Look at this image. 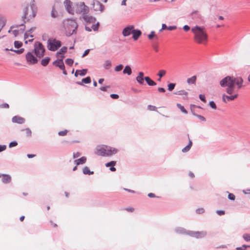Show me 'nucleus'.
Returning a JSON list of instances; mask_svg holds the SVG:
<instances>
[{
    "instance_id": "nucleus-29",
    "label": "nucleus",
    "mask_w": 250,
    "mask_h": 250,
    "mask_svg": "<svg viewBox=\"0 0 250 250\" xmlns=\"http://www.w3.org/2000/svg\"><path fill=\"white\" fill-rule=\"evenodd\" d=\"M97 5L98 6H99V10L101 11H103V9H104V5L100 2H99V1L98 0H95L93 2V5Z\"/></svg>"
},
{
    "instance_id": "nucleus-15",
    "label": "nucleus",
    "mask_w": 250,
    "mask_h": 250,
    "mask_svg": "<svg viewBox=\"0 0 250 250\" xmlns=\"http://www.w3.org/2000/svg\"><path fill=\"white\" fill-rule=\"evenodd\" d=\"M12 122L14 123L22 124L25 122V119L19 116H15L12 118Z\"/></svg>"
},
{
    "instance_id": "nucleus-31",
    "label": "nucleus",
    "mask_w": 250,
    "mask_h": 250,
    "mask_svg": "<svg viewBox=\"0 0 250 250\" xmlns=\"http://www.w3.org/2000/svg\"><path fill=\"white\" fill-rule=\"evenodd\" d=\"M99 25H100L99 22H97L96 24H93L92 25L91 28H92V29L94 31H97L99 29Z\"/></svg>"
},
{
    "instance_id": "nucleus-34",
    "label": "nucleus",
    "mask_w": 250,
    "mask_h": 250,
    "mask_svg": "<svg viewBox=\"0 0 250 250\" xmlns=\"http://www.w3.org/2000/svg\"><path fill=\"white\" fill-rule=\"evenodd\" d=\"M116 161H110L109 162L106 163L105 165L106 167H111L112 166H115L116 165Z\"/></svg>"
},
{
    "instance_id": "nucleus-62",
    "label": "nucleus",
    "mask_w": 250,
    "mask_h": 250,
    "mask_svg": "<svg viewBox=\"0 0 250 250\" xmlns=\"http://www.w3.org/2000/svg\"><path fill=\"white\" fill-rule=\"evenodd\" d=\"M6 148V145H0V152L5 150Z\"/></svg>"
},
{
    "instance_id": "nucleus-16",
    "label": "nucleus",
    "mask_w": 250,
    "mask_h": 250,
    "mask_svg": "<svg viewBox=\"0 0 250 250\" xmlns=\"http://www.w3.org/2000/svg\"><path fill=\"white\" fill-rule=\"evenodd\" d=\"M132 38L134 41L137 40L142 35V32L139 29H135L134 28L133 29L132 32Z\"/></svg>"
},
{
    "instance_id": "nucleus-1",
    "label": "nucleus",
    "mask_w": 250,
    "mask_h": 250,
    "mask_svg": "<svg viewBox=\"0 0 250 250\" xmlns=\"http://www.w3.org/2000/svg\"><path fill=\"white\" fill-rule=\"evenodd\" d=\"M243 80L241 77H233L227 76L221 80L220 82V85L225 87L227 86L226 92L231 95L234 91V86L236 85L237 88L240 89L243 86Z\"/></svg>"
},
{
    "instance_id": "nucleus-38",
    "label": "nucleus",
    "mask_w": 250,
    "mask_h": 250,
    "mask_svg": "<svg viewBox=\"0 0 250 250\" xmlns=\"http://www.w3.org/2000/svg\"><path fill=\"white\" fill-rule=\"evenodd\" d=\"M243 238L246 242H250V234L244 233L243 235Z\"/></svg>"
},
{
    "instance_id": "nucleus-43",
    "label": "nucleus",
    "mask_w": 250,
    "mask_h": 250,
    "mask_svg": "<svg viewBox=\"0 0 250 250\" xmlns=\"http://www.w3.org/2000/svg\"><path fill=\"white\" fill-rule=\"evenodd\" d=\"M87 71V69H83L82 70H80L79 75L81 76H84L86 75Z\"/></svg>"
},
{
    "instance_id": "nucleus-50",
    "label": "nucleus",
    "mask_w": 250,
    "mask_h": 250,
    "mask_svg": "<svg viewBox=\"0 0 250 250\" xmlns=\"http://www.w3.org/2000/svg\"><path fill=\"white\" fill-rule=\"evenodd\" d=\"M209 105L213 109H215L217 108L215 103L213 101L209 102Z\"/></svg>"
},
{
    "instance_id": "nucleus-6",
    "label": "nucleus",
    "mask_w": 250,
    "mask_h": 250,
    "mask_svg": "<svg viewBox=\"0 0 250 250\" xmlns=\"http://www.w3.org/2000/svg\"><path fill=\"white\" fill-rule=\"evenodd\" d=\"M74 9V13L77 14H82L83 15L85 14H88L89 12V8L86 6L84 2H81L80 3H75L73 5Z\"/></svg>"
},
{
    "instance_id": "nucleus-55",
    "label": "nucleus",
    "mask_w": 250,
    "mask_h": 250,
    "mask_svg": "<svg viewBox=\"0 0 250 250\" xmlns=\"http://www.w3.org/2000/svg\"><path fill=\"white\" fill-rule=\"evenodd\" d=\"M61 62H62V59H57L53 62V64L56 66V65L59 64Z\"/></svg>"
},
{
    "instance_id": "nucleus-54",
    "label": "nucleus",
    "mask_w": 250,
    "mask_h": 250,
    "mask_svg": "<svg viewBox=\"0 0 250 250\" xmlns=\"http://www.w3.org/2000/svg\"><path fill=\"white\" fill-rule=\"evenodd\" d=\"M67 132L68 131L66 129L62 131H61L58 132V135L60 136H64L67 134Z\"/></svg>"
},
{
    "instance_id": "nucleus-13",
    "label": "nucleus",
    "mask_w": 250,
    "mask_h": 250,
    "mask_svg": "<svg viewBox=\"0 0 250 250\" xmlns=\"http://www.w3.org/2000/svg\"><path fill=\"white\" fill-rule=\"evenodd\" d=\"M134 25H129L124 28L122 31L123 35L124 37H127L132 34L133 29H134Z\"/></svg>"
},
{
    "instance_id": "nucleus-17",
    "label": "nucleus",
    "mask_w": 250,
    "mask_h": 250,
    "mask_svg": "<svg viewBox=\"0 0 250 250\" xmlns=\"http://www.w3.org/2000/svg\"><path fill=\"white\" fill-rule=\"evenodd\" d=\"M238 95L237 94H235L233 95L230 96H228L226 95L225 94H224L222 97V100L224 102L227 103L226 100H227V101H233L235 98H236L238 97Z\"/></svg>"
},
{
    "instance_id": "nucleus-26",
    "label": "nucleus",
    "mask_w": 250,
    "mask_h": 250,
    "mask_svg": "<svg viewBox=\"0 0 250 250\" xmlns=\"http://www.w3.org/2000/svg\"><path fill=\"white\" fill-rule=\"evenodd\" d=\"M50 60V58L49 57H46L43 59L41 61V64L43 66H46L48 65Z\"/></svg>"
},
{
    "instance_id": "nucleus-35",
    "label": "nucleus",
    "mask_w": 250,
    "mask_h": 250,
    "mask_svg": "<svg viewBox=\"0 0 250 250\" xmlns=\"http://www.w3.org/2000/svg\"><path fill=\"white\" fill-rule=\"evenodd\" d=\"M83 83L85 84H88L91 83V78L89 76H88L85 78L82 79Z\"/></svg>"
},
{
    "instance_id": "nucleus-14",
    "label": "nucleus",
    "mask_w": 250,
    "mask_h": 250,
    "mask_svg": "<svg viewBox=\"0 0 250 250\" xmlns=\"http://www.w3.org/2000/svg\"><path fill=\"white\" fill-rule=\"evenodd\" d=\"M1 177V181L4 184H8L11 181V177L9 174L0 173V178Z\"/></svg>"
},
{
    "instance_id": "nucleus-4",
    "label": "nucleus",
    "mask_w": 250,
    "mask_h": 250,
    "mask_svg": "<svg viewBox=\"0 0 250 250\" xmlns=\"http://www.w3.org/2000/svg\"><path fill=\"white\" fill-rule=\"evenodd\" d=\"M96 153L103 157H108L117 153L118 151L117 148L108 146L103 145L97 146L96 148Z\"/></svg>"
},
{
    "instance_id": "nucleus-59",
    "label": "nucleus",
    "mask_w": 250,
    "mask_h": 250,
    "mask_svg": "<svg viewBox=\"0 0 250 250\" xmlns=\"http://www.w3.org/2000/svg\"><path fill=\"white\" fill-rule=\"evenodd\" d=\"M216 213L217 214H218L219 215H220V216L224 215L225 213V211L222 210H217L216 211Z\"/></svg>"
},
{
    "instance_id": "nucleus-23",
    "label": "nucleus",
    "mask_w": 250,
    "mask_h": 250,
    "mask_svg": "<svg viewBox=\"0 0 250 250\" xmlns=\"http://www.w3.org/2000/svg\"><path fill=\"white\" fill-rule=\"evenodd\" d=\"M196 80L197 77L196 76L194 75L190 78L187 79V82L188 84H195L196 83Z\"/></svg>"
},
{
    "instance_id": "nucleus-5",
    "label": "nucleus",
    "mask_w": 250,
    "mask_h": 250,
    "mask_svg": "<svg viewBox=\"0 0 250 250\" xmlns=\"http://www.w3.org/2000/svg\"><path fill=\"white\" fill-rule=\"evenodd\" d=\"M62 46L60 41L56 39L50 38L47 41V47L51 51H56Z\"/></svg>"
},
{
    "instance_id": "nucleus-48",
    "label": "nucleus",
    "mask_w": 250,
    "mask_h": 250,
    "mask_svg": "<svg viewBox=\"0 0 250 250\" xmlns=\"http://www.w3.org/2000/svg\"><path fill=\"white\" fill-rule=\"evenodd\" d=\"M67 48L66 46H63L59 51V53L61 54L65 53L67 52Z\"/></svg>"
},
{
    "instance_id": "nucleus-25",
    "label": "nucleus",
    "mask_w": 250,
    "mask_h": 250,
    "mask_svg": "<svg viewBox=\"0 0 250 250\" xmlns=\"http://www.w3.org/2000/svg\"><path fill=\"white\" fill-rule=\"evenodd\" d=\"M123 72L124 74H127L128 75H130L132 74V70L130 66L129 65H126Z\"/></svg>"
},
{
    "instance_id": "nucleus-3",
    "label": "nucleus",
    "mask_w": 250,
    "mask_h": 250,
    "mask_svg": "<svg viewBox=\"0 0 250 250\" xmlns=\"http://www.w3.org/2000/svg\"><path fill=\"white\" fill-rule=\"evenodd\" d=\"M63 24L65 35L67 37H70L73 34H77L78 24L75 20L67 19L64 21Z\"/></svg>"
},
{
    "instance_id": "nucleus-12",
    "label": "nucleus",
    "mask_w": 250,
    "mask_h": 250,
    "mask_svg": "<svg viewBox=\"0 0 250 250\" xmlns=\"http://www.w3.org/2000/svg\"><path fill=\"white\" fill-rule=\"evenodd\" d=\"M65 9L66 11L71 14H74V9L73 6H72V3L69 0H65L64 2Z\"/></svg>"
},
{
    "instance_id": "nucleus-58",
    "label": "nucleus",
    "mask_w": 250,
    "mask_h": 250,
    "mask_svg": "<svg viewBox=\"0 0 250 250\" xmlns=\"http://www.w3.org/2000/svg\"><path fill=\"white\" fill-rule=\"evenodd\" d=\"M110 97L113 99H117L119 98V96L116 94H110Z\"/></svg>"
},
{
    "instance_id": "nucleus-30",
    "label": "nucleus",
    "mask_w": 250,
    "mask_h": 250,
    "mask_svg": "<svg viewBox=\"0 0 250 250\" xmlns=\"http://www.w3.org/2000/svg\"><path fill=\"white\" fill-rule=\"evenodd\" d=\"M176 105L178 107V108H179L181 110V111L184 113L187 114L188 113L187 110L180 104H177Z\"/></svg>"
},
{
    "instance_id": "nucleus-45",
    "label": "nucleus",
    "mask_w": 250,
    "mask_h": 250,
    "mask_svg": "<svg viewBox=\"0 0 250 250\" xmlns=\"http://www.w3.org/2000/svg\"><path fill=\"white\" fill-rule=\"evenodd\" d=\"M147 109L149 110H150V111H157L156 107L154 105H147Z\"/></svg>"
},
{
    "instance_id": "nucleus-41",
    "label": "nucleus",
    "mask_w": 250,
    "mask_h": 250,
    "mask_svg": "<svg viewBox=\"0 0 250 250\" xmlns=\"http://www.w3.org/2000/svg\"><path fill=\"white\" fill-rule=\"evenodd\" d=\"M24 48H21L20 49H18V50H14L13 49H10V51H13L16 53H17L18 54H21V53H22L23 52H24Z\"/></svg>"
},
{
    "instance_id": "nucleus-11",
    "label": "nucleus",
    "mask_w": 250,
    "mask_h": 250,
    "mask_svg": "<svg viewBox=\"0 0 250 250\" xmlns=\"http://www.w3.org/2000/svg\"><path fill=\"white\" fill-rule=\"evenodd\" d=\"M80 19H83L86 23H94L96 21V19L92 16L87 15V14H85L83 15H82L80 18Z\"/></svg>"
},
{
    "instance_id": "nucleus-40",
    "label": "nucleus",
    "mask_w": 250,
    "mask_h": 250,
    "mask_svg": "<svg viewBox=\"0 0 250 250\" xmlns=\"http://www.w3.org/2000/svg\"><path fill=\"white\" fill-rule=\"evenodd\" d=\"M247 248H250V246L243 245L241 247H237L236 248V250H246Z\"/></svg>"
},
{
    "instance_id": "nucleus-21",
    "label": "nucleus",
    "mask_w": 250,
    "mask_h": 250,
    "mask_svg": "<svg viewBox=\"0 0 250 250\" xmlns=\"http://www.w3.org/2000/svg\"><path fill=\"white\" fill-rule=\"evenodd\" d=\"M30 7L32 11V17L34 18L36 15V7L35 6V1L32 0L30 2Z\"/></svg>"
},
{
    "instance_id": "nucleus-42",
    "label": "nucleus",
    "mask_w": 250,
    "mask_h": 250,
    "mask_svg": "<svg viewBox=\"0 0 250 250\" xmlns=\"http://www.w3.org/2000/svg\"><path fill=\"white\" fill-rule=\"evenodd\" d=\"M23 130H24L25 131L26 136H27L28 137H30L31 136L32 132L30 128H26L25 129H24Z\"/></svg>"
},
{
    "instance_id": "nucleus-64",
    "label": "nucleus",
    "mask_w": 250,
    "mask_h": 250,
    "mask_svg": "<svg viewBox=\"0 0 250 250\" xmlns=\"http://www.w3.org/2000/svg\"><path fill=\"white\" fill-rule=\"evenodd\" d=\"M183 29L184 31L187 32L189 30L190 27L188 25H185L183 26Z\"/></svg>"
},
{
    "instance_id": "nucleus-18",
    "label": "nucleus",
    "mask_w": 250,
    "mask_h": 250,
    "mask_svg": "<svg viewBox=\"0 0 250 250\" xmlns=\"http://www.w3.org/2000/svg\"><path fill=\"white\" fill-rule=\"evenodd\" d=\"M144 73L143 72H140L138 73V75L136 78L137 82L140 84H144L145 77L144 78Z\"/></svg>"
},
{
    "instance_id": "nucleus-47",
    "label": "nucleus",
    "mask_w": 250,
    "mask_h": 250,
    "mask_svg": "<svg viewBox=\"0 0 250 250\" xmlns=\"http://www.w3.org/2000/svg\"><path fill=\"white\" fill-rule=\"evenodd\" d=\"M56 66L58 67L61 70H63L65 68L63 61H62V62H61L59 64L56 65Z\"/></svg>"
},
{
    "instance_id": "nucleus-37",
    "label": "nucleus",
    "mask_w": 250,
    "mask_h": 250,
    "mask_svg": "<svg viewBox=\"0 0 250 250\" xmlns=\"http://www.w3.org/2000/svg\"><path fill=\"white\" fill-rule=\"evenodd\" d=\"M65 62L66 64L69 66H72L74 62V61L72 59L67 58L65 60Z\"/></svg>"
},
{
    "instance_id": "nucleus-51",
    "label": "nucleus",
    "mask_w": 250,
    "mask_h": 250,
    "mask_svg": "<svg viewBox=\"0 0 250 250\" xmlns=\"http://www.w3.org/2000/svg\"><path fill=\"white\" fill-rule=\"evenodd\" d=\"M228 198L231 201H234L235 200V196L233 194L229 193L228 195Z\"/></svg>"
},
{
    "instance_id": "nucleus-36",
    "label": "nucleus",
    "mask_w": 250,
    "mask_h": 250,
    "mask_svg": "<svg viewBox=\"0 0 250 250\" xmlns=\"http://www.w3.org/2000/svg\"><path fill=\"white\" fill-rule=\"evenodd\" d=\"M154 37H155L158 40V37L155 36V32L154 31H151L150 33L148 35V38L149 40H152Z\"/></svg>"
},
{
    "instance_id": "nucleus-63",
    "label": "nucleus",
    "mask_w": 250,
    "mask_h": 250,
    "mask_svg": "<svg viewBox=\"0 0 250 250\" xmlns=\"http://www.w3.org/2000/svg\"><path fill=\"white\" fill-rule=\"evenodd\" d=\"M81 153H80L79 152L73 153V158L75 159V158L79 157L81 155Z\"/></svg>"
},
{
    "instance_id": "nucleus-49",
    "label": "nucleus",
    "mask_w": 250,
    "mask_h": 250,
    "mask_svg": "<svg viewBox=\"0 0 250 250\" xmlns=\"http://www.w3.org/2000/svg\"><path fill=\"white\" fill-rule=\"evenodd\" d=\"M18 145V143L16 141L10 142L9 144V147L10 148L16 146Z\"/></svg>"
},
{
    "instance_id": "nucleus-53",
    "label": "nucleus",
    "mask_w": 250,
    "mask_h": 250,
    "mask_svg": "<svg viewBox=\"0 0 250 250\" xmlns=\"http://www.w3.org/2000/svg\"><path fill=\"white\" fill-rule=\"evenodd\" d=\"M199 98L201 101L203 102L204 103L206 102V97L204 95L200 94L199 96Z\"/></svg>"
},
{
    "instance_id": "nucleus-27",
    "label": "nucleus",
    "mask_w": 250,
    "mask_h": 250,
    "mask_svg": "<svg viewBox=\"0 0 250 250\" xmlns=\"http://www.w3.org/2000/svg\"><path fill=\"white\" fill-rule=\"evenodd\" d=\"M174 94L175 95H185L186 96V98H188V93L187 91H186L184 90H181L176 91V92H174Z\"/></svg>"
},
{
    "instance_id": "nucleus-32",
    "label": "nucleus",
    "mask_w": 250,
    "mask_h": 250,
    "mask_svg": "<svg viewBox=\"0 0 250 250\" xmlns=\"http://www.w3.org/2000/svg\"><path fill=\"white\" fill-rule=\"evenodd\" d=\"M22 45L21 42L16 41L14 42V46L16 48H20Z\"/></svg>"
},
{
    "instance_id": "nucleus-56",
    "label": "nucleus",
    "mask_w": 250,
    "mask_h": 250,
    "mask_svg": "<svg viewBox=\"0 0 250 250\" xmlns=\"http://www.w3.org/2000/svg\"><path fill=\"white\" fill-rule=\"evenodd\" d=\"M191 147H190L189 146H186L185 147H184L182 150V151L183 152H187L189 150V149H190Z\"/></svg>"
},
{
    "instance_id": "nucleus-52",
    "label": "nucleus",
    "mask_w": 250,
    "mask_h": 250,
    "mask_svg": "<svg viewBox=\"0 0 250 250\" xmlns=\"http://www.w3.org/2000/svg\"><path fill=\"white\" fill-rule=\"evenodd\" d=\"M204 212H205V209L202 208H197L196 210V213L197 214H202V213H204Z\"/></svg>"
},
{
    "instance_id": "nucleus-39",
    "label": "nucleus",
    "mask_w": 250,
    "mask_h": 250,
    "mask_svg": "<svg viewBox=\"0 0 250 250\" xmlns=\"http://www.w3.org/2000/svg\"><path fill=\"white\" fill-rule=\"evenodd\" d=\"M193 115L194 116H196V117H197L201 121L205 122L206 121V118L204 116H203L202 115H198V114H196V113H193Z\"/></svg>"
},
{
    "instance_id": "nucleus-33",
    "label": "nucleus",
    "mask_w": 250,
    "mask_h": 250,
    "mask_svg": "<svg viewBox=\"0 0 250 250\" xmlns=\"http://www.w3.org/2000/svg\"><path fill=\"white\" fill-rule=\"evenodd\" d=\"M176 83H169L167 85L168 90L170 91H172L175 88Z\"/></svg>"
},
{
    "instance_id": "nucleus-57",
    "label": "nucleus",
    "mask_w": 250,
    "mask_h": 250,
    "mask_svg": "<svg viewBox=\"0 0 250 250\" xmlns=\"http://www.w3.org/2000/svg\"><path fill=\"white\" fill-rule=\"evenodd\" d=\"M51 17L53 18H56L57 16V14L56 12H55V9L54 7H53L52 10L51 11Z\"/></svg>"
},
{
    "instance_id": "nucleus-19",
    "label": "nucleus",
    "mask_w": 250,
    "mask_h": 250,
    "mask_svg": "<svg viewBox=\"0 0 250 250\" xmlns=\"http://www.w3.org/2000/svg\"><path fill=\"white\" fill-rule=\"evenodd\" d=\"M174 230L175 232L178 234L187 235H188V231L182 227H177Z\"/></svg>"
},
{
    "instance_id": "nucleus-7",
    "label": "nucleus",
    "mask_w": 250,
    "mask_h": 250,
    "mask_svg": "<svg viewBox=\"0 0 250 250\" xmlns=\"http://www.w3.org/2000/svg\"><path fill=\"white\" fill-rule=\"evenodd\" d=\"M45 49L42 44L39 42H35L34 44V53L37 56L41 58L44 56Z\"/></svg>"
},
{
    "instance_id": "nucleus-60",
    "label": "nucleus",
    "mask_w": 250,
    "mask_h": 250,
    "mask_svg": "<svg viewBox=\"0 0 250 250\" xmlns=\"http://www.w3.org/2000/svg\"><path fill=\"white\" fill-rule=\"evenodd\" d=\"M90 50V49H87L85 50L84 51V53H83V54L82 55V57L83 58L85 56H86L89 53Z\"/></svg>"
},
{
    "instance_id": "nucleus-46",
    "label": "nucleus",
    "mask_w": 250,
    "mask_h": 250,
    "mask_svg": "<svg viewBox=\"0 0 250 250\" xmlns=\"http://www.w3.org/2000/svg\"><path fill=\"white\" fill-rule=\"evenodd\" d=\"M123 68V65L122 64H120L118 65H117L115 67V71L116 72L120 71L121 70H122Z\"/></svg>"
},
{
    "instance_id": "nucleus-28",
    "label": "nucleus",
    "mask_w": 250,
    "mask_h": 250,
    "mask_svg": "<svg viewBox=\"0 0 250 250\" xmlns=\"http://www.w3.org/2000/svg\"><path fill=\"white\" fill-rule=\"evenodd\" d=\"M111 66V62L108 60H106L105 61L104 63V67L105 69H109L110 68Z\"/></svg>"
},
{
    "instance_id": "nucleus-9",
    "label": "nucleus",
    "mask_w": 250,
    "mask_h": 250,
    "mask_svg": "<svg viewBox=\"0 0 250 250\" xmlns=\"http://www.w3.org/2000/svg\"><path fill=\"white\" fill-rule=\"evenodd\" d=\"M207 232L205 231H188V235L196 238H201L205 237L207 235Z\"/></svg>"
},
{
    "instance_id": "nucleus-8",
    "label": "nucleus",
    "mask_w": 250,
    "mask_h": 250,
    "mask_svg": "<svg viewBox=\"0 0 250 250\" xmlns=\"http://www.w3.org/2000/svg\"><path fill=\"white\" fill-rule=\"evenodd\" d=\"M28 15V5H27L24 9L23 11V15L22 16V20L23 21V22L20 25H14L11 27V28H15V27H18L19 26H23V27L22 28H21L20 30L22 32L24 31L25 26V23L26 22L25 21V19L26 18V16Z\"/></svg>"
},
{
    "instance_id": "nucleus-20",
    "label": "nucleus",
    "mask_w": 250,
    "mask_h": 250,
    "mask_svg": "<svg viewBox=\"0 0 250 250\" xmlns=\"http://www.w3.org/2000/svg\"><path fill=\"white\" fill-rule=\"evenodd\" d=\"M86 160L87 159L86 157L83 156L78 159L75 160L74 162L77 166H78L79 165H83L85 163Z\"/></svg>"
},
{
    "instance_id": "nucleus-2",
    "label": "nucleus",
    "mask_w": 250,
    "mask_h": 250,
    "mask_svg": "<svg viewBox=\"0 0 250 250\" xmlns=\"http://www.w3.org/2000/svg\"><path fill=\"white\" fill-rule=\"evenodd\" d=\"M204 26L196 25L191 28V31L194 34V40L199 44H205L208 41V36L205 30Z\"/></svg>"
},
{
    "instance_id": "nucleus-24",
    "label": "nucleus",
    "mask_w": 250,
    "mask_h": 250,
    "mask_svg": "<svg viewBox=\"0 0 250 250\" xmlns=\"http://www.w3.org/2000/svg\"><path fill=\"white\" fill-rule=\"evenodd\" d=\"M83 173L84 175H92L94 174V172L92 171H90L88 167H84L83 168Z\"/></svg>"
},
{
    "instance_id": "nucleus-61",
    "label": "nucleus",
    "mask_w": 250,
    "mask_h": 250,
    "mask_svg": "<svg viewBox=\"0 0 250 250\" xmlns=\"http://www.w3.org/2000/svg\"><path fill=\"white\" fill-rule=\"evenodd\" d=\"M109 85H106L105 86H102L100 88V89L103 91H106L107 90V88H109Z\"/></svg>"
},
{
    "instance_id": "nucleus-10",
    "label": "nucleus",
    "mask_w": 250,
    "mask_h": 250,
    "mask_svg": "<svg viewBox=\"0 0 250 250\" xmlns=\"http://www.w3.org/2000/svg\"><path fill=\"white\" fill-rule=\"evenodd\" d=\"M26 60L29 64H34L38 62V60L37 57L31 52H28L25 56Z\"/></svg>"
},
{
    "instance_id": "nucleus-44",
    "label": "nucleus",
    "mask_w": 250,
    "mask_h": 250,
    "mask_svg": "<svg viewBox=\"0 0 250 250\" xmlns=\"http://www.w3.org/2000/svg\"><path fill=\"white\" fill-rule=\"evenodd\" d=\"M166 73V71L165 70H160L158 73L157 74L158 76L159 77L162 78L163 77Z\"/></svg>"
},
{
    "instance_id": "nucleus-22",
    "label": "nucleus",
    "mask_w": 250,
    "mask_h": 250,
    "mask_svg": "<svg viewBox=\"0 0 250 250\" xmlns=\"http://www.w3.org/2000/svg\"><path fill=\"white\" fill-rule=\"evenodd\" d=\"M145 80L146 81L147 84L149 86H155L157 84L156 83H155L154 81H153L148 76L145 77Z\"/></svg>"
}]
</instances>
